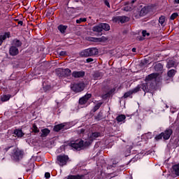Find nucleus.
Returning <instances> with one entry per match:
<instances>
[{
    "mask_svg": "<svg viewBox=\"0 0 179 179\" xmlns=\"http://www.w3.org/2000/svg\"><path fill=\"white\" fill-rule=\"evenodd\" d=\"M71 89L76 93H79L85 89V85L83 83L71 84Z\"/></svg>",
    "mask_w": 179,
    "mask_h": 179,
    "instance_id": "39448f33",
    "label": "nucleus"
},
{
    "mask_svg": "<svg viewBox=\"0 0 179 179\" xmlns=\"http://www.w3.org/2000/svg\"><path fill=\"white\" fill-rule=\"evenodd\" d=\"M13 157L15 159V160H20V159H22V152L16 151L14 153Z\"/></svg>",
    "mask_w": 179,
    "mask_h": 179,
    "instance_id": "4be33fe9",
    "label": "nucleus"
},
{
    "mask_svg": "<svg viewBox=\"0 0 179 179\" xmlns=\"http://www.w3.org/2000/svg\"><path fill=\"white\" fill-rule=\"evenodd\" d=\"M20 25H21V26H23V23H20Z\"/></svg>",
    "mask_w": 179,
    "mask_h": 179,
    "instance_id": "864d4df0",
    "label": "nucleus"
},
{
    "mask_svg": "<svg viewBox=\"0 0 179 179\" xmlns=\"http://www.w3.org/2000/svg\"><path fill=\"white\" fill-rule=\"evenodd\" d=\"M72 76L73 78H83L85 76V71H73Z\"/></svg>",
    "mask_w": 179,
    "mask_h": 179,
    "instance_id": "ddd939ff",
    "label": "nucleus"
},
{
    "mask_svg": "<svg viewBox=\"0 0 179 179\" xmlns=\"http://www.w3.org/2000/svg\"><path fill=\"white\" fill-rule=\"evenodd\" d=\"M103 76V73L100 72H95L93 75L94 79L96 80L97 79H101V77Z\"/></svg>",
    "mask_w": 179,
    "mask_h": 179,
    "instance_id": "393cba45",
    "label": "nucleus"
},
{
    "mask_svg": "<svg viewBox=\"0 0 179 179\" xmlns=\"http://www.w3.org/2000/svg\"><path fill=\"white\" fill-rule=\"evenodd\" d=\"M32 131L35 134H38V132H40V130L38 129L37 126H36V124H33V126H32Z\"/></svg>",
    "mask_w": 179,
    "mask_h": 179,
    "instance_id": "2f4dec72",
    "label": "nucleus"
},
{
    "mask_svg": "<svg viewBox=\"0 0 179 179\" xmlns=\"http://www.w3.org/2000/svg\"><path fill=\"white\" fill-rule=\"evenodd\" d=\"M142 35H143V37H149V36H150V33L148 32V31L146 30H143Z\"/></svg>",
    "mask_w": 179,
    "mask_h": 179,
    "instance_id": "473e14b6",
    "label": "nucleus"
},
{
    "mask_svg": "<svg viewBox=\"0 0 179 179\" xmlns=\"http://www.w3.org/2000/svg\"><path fill=\"white\" fill-rule=\"evenodd\" d=\"M177 16H178V14L177 13H173L171 15V20H174V19H176V17H177Z\"/></svg>",
    "mask_w": 179,
    "mask_h": 179,
    "instance_id": "58836bf2",
    "label": "nucleus"
},
{
    "mask_svg": "<svg viewBox=\"0 0 179 179\" xmlns=\"http://www.w3.org/2000/svg\"><path fill=\"white\" fill-rule=\"evenodd\" d=\"M50 131L48 129H43L41 130L40 135L41 138H45L48 136V134H50Z\"/></svg>",
    "mask_w": 179,
    "mask_h": 179,
    "instance_id": "f8f14e48",
    "label": "nucleus"
},
{
    "mask_svg": "<svg viewBox=\"0 0 179 179\" xmlns=\"http://www.w3.org/2000/svg\"><path fill=\"white\" fill-rule=\"evenodd\" d=\"M108 38L106 36H102L101 38H93L92 41H94L95 43H101L104 41H107Z\"/></svg>",
    "mask_w": 179,
    "mask_h": 179,
    "instance_id": "2eb2a0df",
    "label": "nucleus"
},
{
    "mask_svg": "<svg viewBox=\"0 0 179 179\" xmlns=\"http://www.w3.org/2000/svg\"><path fill=\"white\" fill-rule=\"evenodd\" d=\"M104 4L108 6V8H110V2L108 1V0H103Z\"/></svg>",
    "mask_w": 179,
    "mask_h": 179,
    "instance_id": "a19ab883",
    "label": "nucleus"
},
{
    "mask_svg": "<svg viewBox=\"0 0 179 179\" xmlns=\"http://www.w3.org/2000/svg\"><path fill=\"white\" fill-rule=\"evenodd\" d=\"M148 12H149V8L143 7V8H141L140 11V15L145 16V15H148Z\"/></svg>",
    "mask_w": 179,
    "mask_h": 179,
    "instance_id": "a211bd4d",
    "label": "nucleus"
},
{
    "mask_svg": "<svg viewBox=\"0 0 179 179\" xmlns=\"http://www.w3.org/2000/svg\"><path fill=\"white\" fill-rule=\"evenodd\" d=\"M101 103H97L95 106L94 107V112L97 111V110H99V108H100V107H101Z\"/></svg>",
    "mask_w": 179,
    "mask_h": 179,
    "instance_id": "72a5a7b5",
    "label": "nucleus"
},
{
    "mask_svg": "<svg viewBox=\"0 0 179 179\" xmlns=\"http://www.w3.org/2000/svg\"><path fill=\"white\" fill-rule=\"evenodd\" d=\"M66 179H82V177L79 176H70Z\"/></svg>",
    "mask_w": 179,
    "mask_h": 179,
    "instance_id": "f704fd0d",
    "label": "nucleus"
},
{
    "mask_svg": "<svg viewBox=\"0 0 179 179\" xmlns=\"http://www.w3.org/2000/svg\"><path fill=\"white\" fill-rule=\"evenodd\" d=\"M66 52L61 51L59 52V55H60L61 57H64V55H66Z\"/></svg>",
    "mask_w": 179,
    "mask_h": 179,
    "instance_id": "79ce46f5",
    "label": "nucleus"
},
{
    "mask_svg": "<svg viewBox=\"0 0 179 179\" xmlns=\"http://www.w3.org/2000/svg\"><path fill=\"white\" fill-rule=\"evenodd\" d=\"M100 136L99 132H94L90 135V141H94V139H96Z\"/></svg>",
    "mask_w": 179,
    "mask_h": 179,
    "instance_id": "aec40b11",
    "label": "nucleus"
},
{
    "mask_svg": "<svg viewBox=\"0 0 179 179\" xmlns=\"http://www.w3.org/2000/svg\"><path fill=\"white\" fill-rule=\"evenodd\" d=\"M63 72H64V75H66V76H70L71 71V69H64L63 70Z\"/></svg>",
    "mask_w": 179,
    "mask_h": 179,
    "instance_id": "c756f323",
    "label": "nucleus"
},
{
    "mask_svg": "<svg viewBox=\"0 0 179 179\" xmlns=\"http://www.w3.org/2000/svg\"><path fill=\"white\" fill-rule=\"evenodd\" d=\"M87 19H86V17L80 18L78 20H76V23L85 22H87Z\"/></svg>",
    "mask_w": 179,
    "mask_h": 179,
    "instance_id": "c9c22d12",
    "label": "nucleus"
},
{
    "mask_svg": "<svg viewBox=\"0 0 179 179\" xmlns=\"http://www.w3.org/2000/svg\"><path fill=\"white\" fill-rule=\"evenodd\" d=\"M159 76V73H152L145 78V82L149 83V82H152L153 80H156V78Z\"/></svg>",
    "mask_w": 179,
    "mask_h": 179,
    "instance_id": "9d476101",
    "label": "nucleus"
},
{
    "mask_svg": "<svg viewBox=\"0 0 179 179\" xmlns=\"http://www.w3.org/2000/svg\"><path fill=\"white\" fill-rule=\"evenodd\" d=\"M66 29H68V27L66 25L60 24L58 27V30H59L60 32H62V34L65 33V31H66Z\"/></svg>",
    "mask_w": 179,
    "mask_h": 179,
    "instance_id": "b1692460",
    "label": "nucleus"
},
{
    "mask_svg": "<svg viewBox=\"0 0 179 179\" xmlns=\"http://www.w3.org/2000/svg\"><path fill=\"white\" fill-rule=\"evenodd\" d=\"M114 23H126L129 22V17L127 16H117L113 18Z\"/></svg>",
    "mask_w": 179,
    "mask_h": 179,
    "instance_id": "423d86ee",
    "label": "nucleus"
},
{
    "mask_svg": "<svg viewBox=\"0 0 179 179\" xmlns=\"http://www.w3.org/2000/svg\"><path fill=\"white\" fill-rule=\"evenodd\" d=\"M14 47H16L17 48H19V47L22 46V42L17 39H14L13 41V45Z\"/></svg>",
    "mask_w": 179,
    "mask_h": 179,
    "instance_id": "6ab92c4d",
    "label": "nucleus"
},
{
    "mask_svg": "<svg viewBox=\"0 0 179 179\" xmlns=\"http://www.w3.org/2000/svg\"><path fill=\"white\" fill-rule=\"evenodd\" d=\"M166 108H169V106H166Z\"/></svg>",
    "mask_w": 179,
    "mask_h": 179,
    "instance_id": "5fc2aeb1",
    "label": "nucleus"
},
{
    "mask_svg": "<svg viewBox=\"0 0 179 179\" xmlns=\"http://www.w3.org/2000/svg\"><path fill=\"white\" fill-rule=\"evenodd\" d=\"M124 10L128 12V10H131V8H128V7H124Z\"/></svg>",
    "mask_w": 179,
    "mask_h": 179,
    "instance_id": "a18cd8bd",
    "label": "nucleus"
},
{
    "mask_svg": "<svg viewBox=\"0 0 179 179\" xmlns=\"http://www.w3.org/2000/svg\"><path fill=\"white\" fill-rule=\"evenodd\" d=\"M176 72L177 71L174 69L169 70L167 73L169 78H173L176 75Z\"/></svg>",
    "mask_w": 179,
    "mask_h": 179,
    "instance_id": "cd10ccee",
    "label": "nucleus"
},
{
    "mask_svg": "<svg viewBox=\"0 0 179 179\" xmlns=\"http://www.w3.org/2000/svg\"><path fill=\"white\" fill-rule=\"evenodd\" d=\"M10 99V95H3L1 97V101H8V100H9Z\"/></svg>",
    "mask_w": 179,
    "mask_h": 179,
    "instance_id": "c85d7f7f",
    "label": "nucleus"
},
{
    "mask_svg": "<svg viewBox=\"0 0 179 179\" xmlns=\"http://www.w3.org/2000/svg\"><path fill=\"white\" fill-rule=\"evenodd\" d=\"M70 146L73 150H80L83 148V141L77 140L76 141H72L70 143Z\"/></svg>",
    "mask_w": 179,
    "mask_h": 179,
    "instance_id": "20e7f679",
    "label": "nucleus"
},
{
    "mask_svg": "<svg viewBox=\"0 0 179 179\" xmlns=\"http://www.w3.org/2000/svg\"><path fill=\"white\" fill-rule=\"evenodd\" d=\"M174 65H176V62L174 60H169L166 64V68H173Z\"/></svg>",
    "mask_w": 179,
    "mask_h": 179,
    "instance_id": "a878e982",
    "label": "nucleus"
},
{
    "mask_svg": "<svg viewBox=\"0 0 179 179\" xmlns=\"http://www.w3.org/2000/svg\"><path fill=\"white\" fill-rule=\"evenodd\" d=\"M171 134H173V131L171 130V129H167L164 132L161 133L159 135L157 136L155 138L157 140H159L163 138L165 141H167L168 139H170Z\"/></svg>",
    "mask_w": 179,
    "mask_h": 179,
    "instance_id": "7ed1b4c3",
    "label": "nucleus"
},
{
    "mask_svg": "<svg viewBox=\"0 0 179 179\" xmlns=\"http://www.w3.org/2000/svg\"><path fill=\"white\" fill-rule=\"evenodd\" d=\"M18 179H22V178H18Z\"/></svg>",
    "mask_w": 179,
    "mask_h": 179,
    "instance_id": "4d7b16f0",
    "label": "nucleus"
},
{
    "mask_svg": "<svg viewBox=\"0 0 179 179\" xmlns=\"http://www.w3.org/2000/svg\"><path fill=\"white\" fill-rule=\"evenodd\" d=\"M6 38H9V33H5L3 35H0V45H2V43H3Z\"/></svg>",
    "mask_w": 179,
    "mask_h": 179,
    "instance_id": "dca6fc26",
    "label": "nucleus"
},
{
    "mask_svg": "<svg viewBox=\"0 0 179 179\" xmlns=\"http://www.w3.org/2000/svg\"><path fill=\"white\" fill-rule=\"evenodd\" d=\"M27 171H29V170H27Z\"/></svg>",
    "mask_w": 179,
    "mask_h": 179,
    "instance_id": "6e6d98bb",
    "label": "nucleus"
},
{
    "mask_svg": "<svg viewBox=\"0 0 179 179\" xmlns=\"http://www.w3.org/2000/svg\"><path fill=\"white\" fill-rule=\"evenodd\" d=\"M14 134L16 135L18 138H22L23 136V132L22 131V129H15L14 131Z\"/></svg>",
    "mask_w": 179,
    "mask_h": 179,
    "instance_id": "5701e85b",
    "label": "nucleus"
},
{
    "mask_svg": "<svg viewBox=\"0 0 179 179\" xmlns=\"http://www.w3.org/2000/svg\"><path fill=\"white\" fill-rule=\"evenodd\" d=\"M71 10L72 12H75V10H74V9H71Z\"/></svg>",
    "mask_w": 179,
    "mask_h": 179,
    "instance_id": "603ef678",
    "label": "nucleus"
},
{
    "mask_svg": "<svg viewBox=\"0 0 179 179\" xmlns=\"http://www.w3.org/2000/svg\"><path fill=\"white\" fill-rule=\"evenodd\" d=\"M84 132H85V129H80V133H81V134H83Z\"/></svg>",
    "mask_w": 179,
    "mask_h": 179,
    "instance_id": "de8ad7c7",
    "label": "nucleus"
},
{
    "mask_svg": "<svg viewBox=\"0 0 179 179\" xmlns=\"http://www.w3.org/2000/svg\"><path fill=\"white\" fill-rule=\"evenodd\" d=\"M45 178H50L51 177V174L48 172H46L45 173Z\"/></svg>",
    "mask_w": 179,
    "mask_h": 179,
    "instance_id": "37998d69",
    "label": "nucleus"
},
{
    "mask_svg": "<svg viewBox=\"0 0 179 179\" xmlns=\"http://www.w3.org/2000/svg\"><path fill=\"white\" fill-rule=\"evenodd\" d=\"M92 97V94H87L84 96L80 99L79 103L81 105L86 104L89 99Z\"/></svg>",
    "mask_w": 179,
    "mask_h": 179,
    "instance_id": "6e6552de",
    "label": "nucleus"
},
{
    "mask_svg": "<svg viewBox=\"0 0 179 179\" xmlns=\"http://www.w3.org/2000/svg\"><path fill=\"white\" fill-rule=\"evenodd\" d=\"M147 139H152V133H148L145 134Z\"/></svg>",
    "mask_w": 179,
    "mask_h": 179,
    "instance_id": "ea45409f",
    "label": "nucleus"
},
{
    "mask_svg": "<svg viewBox=\"0 0 179 179\" xmlns=\"http://www.w3.org/2000/svg\"><path fill=\"white\" fill-rule=\"evenodd\" d=\"M125 115H120L116 117V120L117 122H122L123 121H125Z\"/></svg>",
    "mask_w": 179,
    "mask_h": 179,
    "instance_id": "bb28decb",
    "label": "nucleus"
},
{
    "mask_svg": "<svg viewBox=\"0 0 179 179\" xmlns=\"http://www.w3.org/2000/svg\"><path fill=\"white\" fill-rule=\"evenodd\" d=\"M12 22H17V23H23V20H19V17H16L15 18H12Z\"/></svg>",
    "mask_w": 179,
    "mask_h": 179,
    "instance_id": "4c0bfd02",
    "label": "nucleus"
},
{
    "mask_svg": "<svg viewBox=\"0 0 179 179\" xmlns=\"http://www.w3.org/2000/svg\"><path fill=\"white\" fill-rule=\"evenodd\" d=\"M9 54L12 57H16L19 54V49L16 46H11L9 49Z\"/></svg>",
    "mask_w": 179,
    "mask_h": 179,
    "instance_id": "1a4fd4ad",
    "label": "nucleus"
},
{
    "mask_svg": "<svg viewBox=\"0 0 179 179\" xmlns=\"http://www.w3.org/2000/svg\"><path fill=\"white\" fill-rule=\"evenodd\" d=\"M140 41H142V40H143V38H140Z\"/></svg>",
    "mask_w": 179,
    "mask_h": 179,
    "instance_id": "8fccbe9b",
    "label": "nucleus"
},
{
    "mask_svg": "<svg viewBox=\"0 0 179 179\" xmlns=\"http://www.w3.org/2000/svg\"><path fill=\"white\" fill-rule=\"evenodd\" d=\"M136 1V0H133V1H131V3H134Z\"/></svg>",
    "mask_w": 179,
    "mask_h": 179,
    "instance_id": "09e8293b",
    "label": "nucleus"
},
{
    "mask_svg": "<svg viewBox=\"0 0 179 179\" xmlns=\"http://www.w3.org/2000/svg\"><path fill=\"white\" fill-rule=\"evenodd\" d=\"M138 92H139V87H136L134 90L124 93L123 97L124 99H127V97H129L131 94H133V93H138Z\"/></svg>",
    "mask_w": 179,
    "mask_h": 179,
    "instance_id": "9b49d317",
    "label": "nucleus"
},
{
    "mask_svg": "<svg viewBox=\"0 0 179 179\" xmlns=\"http://www.w3.org/2000/svg\"><path fill=\"white\" fill-rule=\"evenodd\" d=\"M50 86H48H48H46V88H47V89H50Z\"/></svg>",
    "mask_w": 179,
    "mask_h": 179,
    "instance_id": "3c124183",
    "label": "nucleus"
},
{
    "mask_svg": "<svg viewBox=\"0 0 179 179\" xmlns=\"http://www.w3.org/2000/svg\"><path fill=\"white\" fill-rule=\"evenodd\" d=\"M131 51H132L133 52H136V48H133L132 50H131Z\"/></svg>",
    "mask_w": 179,
    "mask_h": 179,
    "instance_id": "49530a36",
    "label": "nucleus"
},
{
    "mask_svg": "<svg viewBox=\"0 0 179 179\" xmlns=\"http://www.w3.org/2000/svg\"><path fill=\"white\" fill-rule=\"evenodd\" d=\"M97 54H99V50L96 48L85 49L80 52L81 57H92V55H97Z\"/></svg>",
    "mask_w": 179,
    "mask_h": 179,
    "instance_id": "f257e3e1",
    "label": "nucleus"
},
{
    "mask_svg": "<svg viewBox=\"0 0 179 179\" xmlns=\"http://www.w3.org/2000/svg\"><path fill=\"white\" fill-rule=\"evenodd\" d=\"M148 83H149L141 84L140 87L137 86V87H139V90L142 89L145 93H148V92H149V87L148 86Z\"/></svg>",
    "mask_w": 179,
    "mask_h": 179,
    "instance_id": "4468645a",
    "label": "nucleus"
},
{
    "mask_svg": "<svg viewBox=\"0 0 179 179\" xmlns=\"http://www.w3.org/2000/svg\"><path fill=\"white\" fill-rule=\"evenodd\" d=\"M94 59L92 58H88L86 59V62L89 64L90 62H93Z\"/></svg>",
    "mask_w": 179,
    "mask_h": 179,
    "instance_id": "c03bdc74",
    "label": "nucleus"
},
{
    "mask_svg": "<svg viewBox=\"0 0 179 179\" xmlns=\"http://www.w3.org/2000/svg\"><path fill=\"white\" fill-rule=\"evenodd\" d=\"M166 22V17L161 16L159 19V23H164Z\"/></svg>",
    "mask_w": 179,
    "mask_h": 179,
    "instance_id": "e433bc0d",
    "label": "nucleus"
},
{
    "mask_svg": "<svg viewBox=\"0 0 179 179\" xmlns=\"http://www.w3.org/2000/svg\"><path fill=\"white\" fill-rule=\"evenodd\" d=\"M64 127H65V124H57V125L55 126L54 130L56 132H58V131H61V129H64Z\"/></svg>",
    "mask_w": 179,
    "mask_h": 179,
    "instance_id": "412c9836",
    "label": "nucleus"
},
{
    "mask_svg": "<svg viewBox=\"0 0 179 179\" xmlns=\"http://www.w3.org/2000/svg\"><path fill=\"white\" fill-rule=\"evenodd\" d=\"M157 72H163V64L158 63L154 66Z\"/></svg>",
    "mask_w": 179,
    "mask_h": 179,
    "instance_id": "f3484780",
    "label": "nucleus"
},
{
    "mask_svg": "<svg viewBox=\"0 0 179 179\" xmlns=\"http://www.w3.org/2000/svg\"><path fill=\"white\" fill-rule=\"evenodd\" d=\"M92 30L96 33H100L99 36H101L103 30H105V31H108V30H110V25L107 23H101L99 25L94 27Z\"/></svg>",
    "mask_w": 179,
    "mask_h": 179,
    "instance_id": "f03ea898",
    "label": "nucleus"
},
{
    "mask_svg": "<svg viewBox=\"0 0 179 179\" xmlns=\"http://www.w3.org/2000/svg\"><path fill=\"white\" fill-rule=\"evenodd\" d=\"M95 120L96 121H100V120H103V113H99L96 116H95Z\"/></svg>",
    "mask_w": 179,
    "mask_h": 179,
    "instance_id": "7c9ffc66",
    "label": "nucleus"
},
{
    "mask_svg": "<svg viewBox=\"0 0 179 179\" xmlns=\"http://www.w3.org/2000/svg\"><path fill=\"white\" fill-rule=\"evenodd\" d=\"M68 156L66 155H59L57 157V163L59 164L61 167L65 166L68 162Z\"/></svg>",
    "mask_w": 179,
    "mask_h": 179,
    "instance_id": "0eeeda50",
    "label": "nucleus"
}]
</instances>
